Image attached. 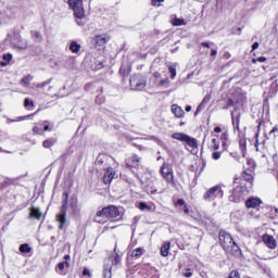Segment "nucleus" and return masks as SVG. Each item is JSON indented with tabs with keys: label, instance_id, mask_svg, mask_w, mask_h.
I'll list each match as a JSON object with an SVG mask.
<instances>
[{
	"label": "nucleus",
	"instance_id": "obj_31",
	"mask_svg": "<svg viewBox=\"0 0 278 278\" xmlns=\"http://www.w3.org/2000/svg\"><path fill=\"white\" fill-rule=\"evenodd\" d=\"M29 116H31V115H28V116H20V117H16L15 119L8 118V119H7V123H18V122H21V121H27V118H29Z\"/></svg>",
	"mask_w": 278,
	"mask_h": 278
},
{
	"label": "nucleus",
	"instance_id": "obj_52",
	"mask_svg": "<svg viewBox=\"0 0 278 278\" xmlns=\"http://www.w3.org/2000/svg\"><path fill=\"white\" fill-rule=\"evenodd\" d=\"M227 138H229V134L227 132L222 134V140H227Z\"/></svg>",
	"mask_w": 278,
	"mask_h": 278
},
{
	"label": "nucleus",
	"instance_id": "obj_3",
	"mask_svg": "<svg viewBox=\"0 0 278 278\" xmlns=\"http://www.w3.org/2000/svg\"><path fill=\"white\" fill-rule=\"evenodd\" d=\"M117 216H121V211H118V207L110 205L97 212L94 222L103 225V223H108L109 218H116Z\"/></svg>",
	"mask_w": 278,
	"mask_h": 278
},
{
	"label": "nucleus",
	"instance_id": "obj_27",
	"mask_svg": "<svg viewBox=\"0 0 278 278\" xmlns=\"http://www.w3.org/2000/svg\"><path fill=\"white\" fill-rule=\"evenodd\" d=\"M242 179L244 181H247V184H253V175L247 173V172H243L242 173Z\"/></svg>",
	"mask_w": 278,
	"mask_h": 278
},
{
	"label": "nucleus",
	"instance_id": "obj_13",
	"mask_svg": "<svg viewBox=\"0 0 278 278\" xmlns=\"http://www.w3.org/2000/svg\"><path fill=\"white\" fill-rule=\"evenodd\" d=\"M172 112L176 116V118H184L186 115V112H184V109L177 104L172 105Z\"/></svg>",
	"mask_w": 278,
	"mask_h": 278
},
{
	"label": "nucleus",
	"instance_id": "obj_32",
	"mask_svg": "<svg viewBox=\"0 0 278 278\" xmlns=\"http://www.w3.org/2000/svg\"><path fill=\"white\" fill-rule=\"evenodd\" d=\"M68 266H71V264L66 261L61 262L58 264V268L59 270L62 273L65 268H68Z\"/></svg>",
	"mask_w": 278,
	"mask_h": 278
},
{
	"label": "nucleus",
	"instance_id": "obj_8",
	"mask_svg": "<svg viewBox=\"0 0 278 278\" xmlns=\"http://www.w3.org/2000/svg\"><path fill=\"white\" fill-rule=\"evenodd\" d=\"M260 205H262V199H260V198L250 197L245 201V207L248 210H257V207H260Z\"/></svg>",
	"mask_w": 278,
	"mask_h": 278
},
{
	"label": "nucleus",
	"instance_id": "obj_19",
	"mask_svg": "<svg viewBox=\"0 0 278 278\" xmlns=\"http://www.w3.org/2000/svg\"><path fill=\"white\" fill-rule=\"evenodd\" d=\"M154 86H156V88H168V86H170V81L168 78H164L159 81H154Z\"/></svg>",
	"mask_w": 278,
	"mask_h": 278
},
{
	"label": "nucleus",
	"instance_id": "obj_57",
	"mask_svg": "<svg viewBox=\"0 0 278 278\" xmlns=\"http://www.w3.org/2000/svg\"><path fill=\"white\" fill-rule=\"evenodd\" d=\"M185 110H186V112H192V106L187 105Z\"/></svg>",
	"mask_w": 278,
	"mask_h": 278
},
{
	"label": "nucleus",
	"instance_id": "obj_29",
	"mask_svg": "<svg viewBox=\"0 0 278 278\" xmlns=\"http://www.w3.org/2000/svg\"><path fill=\"white\" fill-rule=\"evenodd\" d=\"M144 253V249L137 248L131 252V257H140Z\"/></svg>",
	"mask_w": 278,
	"mask_h": 278
},
{
	"label": "nucleus",
	"instance_id": "obj_58",
	"mask_svg": "<svg viewBox=\"0 0 278 278\" xmlns=\"http://www.w3.org/2000/svg\"><path fill=\"white\" fill-rule=\"evenodd\" d=\"M42 35L40 34V31H36L35 33V38H40Z\"/></svg>",
	"mask_w": 278,
	"mask_h": 278
},
{
	"label": "nucleus",
	"instance_id": "obj_22",
	"mask_svg": "<svg viewBox=\"0 0 278 278\" xmlns=\"http://www.w3.org/2000/svg\"><path fill=\"white\" fill-rule=\"evenodd\" d=\"M2 60L3 61L0 62V66L2 67L8 66V64L12 62V54L11 53L3 54Z\"/></svg>",
	"mask_w": 278,
	"mask_h": 278
},
{
	"label": "nucleus",
	"instance_id": "obj_15",
	"mask_svg": "<svg viewBox=\"0 0 278 278\" xmlns=\"http://www.w3.org/2000/svg\"><path fill=\"white\" fill-rule=\"evenodd\" d=\"M54 144H58V137H50L42 142L43 149H51Z\"/></svg>",
	"mask_w": 278,
	"mask_h": 278
},
{
	"label": "nucleus",
	"instance_id": "obj_10",
	"mask_svg": "<svg viewBox=\"0 0 278 278\" xmlns=\"http://www.w3.org/2000/svg\"><path fill=\"white\" fill-rule=\"evenodd\" d=\"M240 190H242L241 188L236 187L231 194L229 195V201H231L232 203H240V201H242V198L244 197Z\"/></svg>",
	"mask_w": 278,
	"mask_h": 278
},
{
	"label": "nucleus",
	"instance_id": "obj_28",
	"mask_svg": "<svg viewBox=\"0 0 278 278\" xmlns=\"http://www.w3.org/2000/svg\"><path fill=\"white\" fill-rule=\"evenodd\" d=\"M231 118H232V125H233L235 129H240V115L235 117L233 113H231Z\"/></svg>",
	"mask_w": 278,
	"mask_h": 278
},
{
	"label": "nucleus",
	"instance_id": "obj_17",
	"mask_svg": "<svg viewBox=\"0 0 278 278\" xmlns=\"http://www.w3.org/2000/svg\"><path fill=\"white\" fill-rule=\"evenodd\" d=\"M210 103V98L205 97L202 102L198 105L195 112H194V116H199V114H201V112H203V110H205V105H207Z\"/></svg>",
	"mask_w": 278,
	"mask_h": 278
},
{
	"label": "nucleus",
	"instance_id": "obj_23",
	"mask_svg": "<svg viewBox=\"0 0 278 278\" xmlns=\"http://www.w3.org/2000/svg\"><path fill=\"white\" fill-rule=\"evenodd\" d=\"M80 50H81V45L77 43V41L71 42L70 51H72V53H79Z\"/></svg>",
	"mask_w": 278,
	"mask_h": 278
},
{
	"label": "nucleus",
	"instance_id": "obj_40",
	"mask_svg": "<svg viewBox=\"0 0 278 278\" xmlns=\"http://www.w3.org/2000/svg\"><path fill=\"white\" fill-rule=\"evenodd\" d=\"M228 278H240V274L236 270H232Z\"/></svg>",
	"mask_w": 278,
	"mask_h": 278
},
{
	"label": "nucleus",
	"instance_id": "obj_7",
	"mask_svg": "<svg viewBox=\"0 0 278 278\" xmlns=\"http://www.w3.org/2000/svg\"><path fill=\"white\" fill-rule=\"evenodd\" d=\"M161 175L167 184H173V167L169 163H163L161 167Z\"/></svg>",
	"mask_w": 278,
	"mask_h": 278
},
{
	"label": "nucleus",
	"instance_id": "obj_55",
	"mask_svg": "<svg viewBox=\"0 0 278 278\" xmlns=\"http://www.w3.org/2000/svg\"><path fill=\"white\" fill-rule=\"evenodd\" d=\"M184 207H185L184 208L185 214H190V208H188V205L185 204Z\"/></svg>",
	"mask_w": 278,
	"mask_h": 278
},
{
	"label": "nucleus",
	"instance_id": "obj_42",
	"mask_svg": "<svg viewBox=\"0 0 278 278\" xmlns=\"http://www.w3.org/2000/svg\"><path fill=\"white\" fill-rule=\"evenodd\" d=\"M161 77H162V74H160L159 72L153 73V78L155 79L154 83L157 81V79H160Z\"/></svg>",
	"mask_w": 278,
	"mask_h": 278
},
{
	"label": "nucleus",
	"instance_id": "obj_12",
	"mask_svg": "<svg viewBox=\"0 0 278 278\" xmlns=\"http://www.w3.org/2000/svg\"><path fill=\"white\" fill-rule=\"evenodd\" d=\"M29 218H36V220H40L42 218V212L35 206L29 208Z\"/></svg>",
	"mask_w": 278,
	"mask_h": 278
},
{
	"label": "nucleus",
	"instance_id": "obj_62",
	"mask_svg": "<svg viewBox=\"0 0 278 278\" xmlns=\"http://www.w3.org/2000/svg\"><path fill=\"white\" fill-rule=\"evenodd\" d=\"M43 131H49V125H46V126L43 127Z\"/></svg>",
	"mask_w": 278,
	"mask_h": 278
},
{
	"label": "nucleus",
	"instance_id": "obj_35",
	"mask_svg": "<svg viewBox=\"0 0 278 278\" xmlns=\"http://www.w3.org/2000/svg\"><path fill=\"white\" fill-rule=\"evenodd\" d=\"M29 106L34 108V101L29 100V98H26L24 100V108H27L29 110Z\"/></svg>",
	"mask_w": 278,
	"mask_h": 278
},
{
	"label": "nucleus",
	"instance_id": "obj_38",
	"mask_svg": "<svg viewBox=\"0 0 278 278\" xmlns=\"http://www.w3.org/2000/svg\"><path fill=\"white\" fill-rule=\"evenodd\" d=\"M119 263H121V255L115 254L114 260L112 261V264H114L116 266Z\"/></svg>",
	"mask_w": 278,
	"mask_h": 278
},
{
	"label": "nucleus",
	"instance_id": "obj_41",
	"mask_svg": "<svg viewBox=\"0 0 278 278\" xmlns=\"http://www.w3.org/2000/svg\"><path fill=\"white\" fill-rule=\"evenodd\" d=\"M220 155H222L220 152H213V153H212V157H213L214 160H220Z\"/></svg>",
	"mask_w": 278,
	"mask_h": 278
},
{
	"label": "nucleus",
	"instance_id": "obj_9",
	"mask_svg": "<svg viewBox=\"0 0 278 278\" xmlns=\"http://www.w3.org/2000/svg\"><path fill=\"white\" fill-rule=\"evenodd\" d=\"M262 240L268 249H277V240H275V237L270 235H263Z\"/></svg>",
	"mask_w": 278,
	"mask_h": 278
},
{
	"label": "nucleus",
	"instance_id": "obj_11",
	"mask_svg": "<svg viewBox=\"0 0 278 278\" xmlns=\"http://www.w3.org/2000/svg\"><path fill=\"white\" fill-rule=\"evenodd\" d=\"M116 177V172H114V168L112 167H106V170L103 176V182L104 184H112V179Z\"/></svg>",
	"mask_w": 278,
	"mask_h": 278
},
{
	"label": "nucleus",
	"instance_id": "obj_53",
	"mask_svg": "<svg viewBox=\"0 0 278 278\" xmlns=\"http://www.w3.org/2000/svg\"><path fill=\"white\" fill-rule=\"evenodd\" d=\"M83 275L90 277V270L84 269V270H83Z\"/></svg>",
	"mask_w": 278,
	"mask_h": 278
},
{
	"label": "nucleus",
	"instance_id": "obj_36",
	"mask_svg": "<svg viewBox=\"0 0 278 278\" xmlns=\"http://www.w3.org/2000/svg\"><path fill=\"white\" fill-rule=\"evenodd\" d=\"M50 84H51V80H46L43 83H38V84L35 85V88L42 89V88H45V86H49Z\"/></svg>",
	"mask_w": 278,
	"mask_h": 278
},
{
	"label": "nucleus",
	"instance_id": "obj_43",
	"mask_svg": "<svg viewBox=\"0 0 278 278\" xmlns=\"http://www.w3.org/2000/svg\"><path fill=\"white\" fill-rule=\"evenodd\" d=\"M108 273H112V268L108 265L104 266V275L108 276Z\"/></svg>",
	"mask_w": 278,
	"mask_h": 278
},
{
	"label": "nucleus",
	"instance_id": "obj_26",
	"mask_svg": "<svg viewBox=\"0 0 278 278\" xmlns=\"http://www.w3.org/2000/svg\"><path fill=\"white\" fill-rule=\"evenodd\" d=\"M239 149H240L242 155L244 156V154L247 153V139L239 140Z\"/></svg>",
	"mask_w": 278,
	"mask_h": 278
},
{
	"label": "nucleus",
	"instance_id": "obj_33",
	"mask_svg": "<svg viewBox=\"0 0 278 278\" xmlns=\"http://www.w3.org/2000/svg\"><path fill=\"white\" fill-rule=\"evenodd\" d=\"M168 71L170 73V78L175 79V77H177V68L172 65V66L168 67Z\"/></svg>",
	"mask_w": 278,
	"mask_h": 278
},
{
	"label": "nucleus",
	"instance_id": "obj_48",
	"mask_svg": "<svg viewBox=\"0 0 278 278\" xmlns=\"http://www.w3.org/2000/svg\"><path fill=\"white\" fill-rule=\"evenodd\" d=\"M131 161L132 162H140V156L135 154V155L131 156Z\"/></svg>",
	"mask_w": 278,
	"mask_h": 278
},
{
	"label": "nucleus",
	"instance_id": "obj_63",
	"mask_svg": "<svg viewBox=\"0 0 278 278\" xmlns=\"http://www.w3.org/2000/svg\"><path fill=\"white\" fill-rule=\"evenodd\" d=\"M97 162H98V164H103V160H101V159H98Z\"/></svg>",
	"mask_w": 278,
	"mask_h": 278
},
{
	"label": "nucleus",
	"instance_id": "obj_24",
	"mask_svg": "<svg viewBox=\"0 0 278 278\" xmlns=\"http://www.w3.org/2000/svg\"><path fill=\"white\" fill-rule=\"evenodd\" d=\"M20 253L27 255V253H31V247L28 243H23L20 245Z\"/></svg>",
	"mask_w": 278,
	"mask_h": 278
},
{
	"label": "nucleus",
	"instance_id": "obj_34",
	"mask_svg": "<svg viewBox=\"0 0 278 278\" xmlns=\"http://www.w3.org/2000/svg\"><path fill=\"white\" fill-rule=\"evenodd\" d=\"M33 79H34V77L30 76V75L24 77V78L22 79L23 86H29V81H31Z\"/></svg>",
	"mask_w": 278,
	"mask_h": 278
},
{
	"label": "nucleus",
	"instance_id": "obj_59",
	"mask_svg": "<svg viewBox=\"0 0 278 278\" xmlns=\"http://www.w3.org/2000/svg\"><path fill=\"white\" fill-rule=\"evenodd\" d=\"M275 131H278L277 128H273L270 131H269V136H273V134H275Z\"/></svg>",
	"mask_w": 278,
	"mask_h": 278
},
{
	"label": "nucleus",
	"instance_id": "obj_30",
	"mask_svg": "<svg viewBox=\"0 0 278 278\" xmlns=\"http://www.w3.org/2000/svg\"><path fill=\"white\" fill-rule=\"evenodd\" d=\"M211 149H213V151H218L220 149V142H218L216 138L212 139Z\"/></svg>",
	"mask_w": 278,
	"mask_h": 278
},
{
	"label": "nucleus",
	"instance_id": "obj_21",
	"mask_svg": "<svg viewBox=\"0 0 278 278\" xmlns=\"http://www.w3.org/2000/svg\"><path fill=\"white\" fill-rule=\"evenodd\" d=\"M168 251H170V242H165L162 247H161V255L163 257H168Z\"/></svg>",
	"mask_w": 278,
	"mask_h": 278
},
{
	"label": "nucleus",
	"instance_id": "obj_5",
	"mask_svg": "<svg viewBox=\"0 0 278 278\" xmlns=\"http://www.w3.org/2000/svg\"><path fill=\"white\" fill-rule=\"evenodd\" d=\"M71 9H73L75 18H84L86 16V11L84 10V1L81 0H68L67 1Z\"/></svg>",
	"mask_w": 278,
	"mask_h": 278
},
{
	"label": "nucleus",
	"instance_id": "obj_61",
	"mask_svg": "<svg viewBox=\"0 0 278 278\" xmlns=\"http://www.w3.org/2000/svg\"><path fill=\"white\" fill-rule=\"evenodd\" d=\"M152 5H157V0H151Z\"/></svg>",
	"mask_w": 278,
	"mask_h": 278
},
{
	"label": "nucleus",
	"instance_id": "obj_18",
	"mask_svg": "<svg viewBox=\"0 0 278 278\" xmlns=\"http://www.w3.org/2000/svg\"><path fill=\"white\" fill-rule=\"evenodd\" d=\"M185 142L190 147L191 149H199V142L197 141L195 138L190 137L189 135L187 136V139Z\"/></svg>",
	"mask_w": 278,
	"mask_h": 278
},
{
	"label": "nucleus",
	"instance_id": "obj_49",
	"mask_svg": "<svg viewBox=\"0 0 278 278\" xmlns=\"http://www.w3.org/2000/svg\"><path fill=\"white\" fill-rule=\"evenodd\" d=\"M260 48V42H254L253 45H252V51H255V49H258Z\"/></svg>",
	"mask_w": 278,
	"mask_h": 278
},
{
	"label": "nucleus",
	"instance_id": "obj_37",
	"mask_svg": "<svg viewBox=\"0 0 278 278\" xmlns=\"http://www.w3.org/2000/svg\"><path fill=\"white\" fill-rule=\"evenodd\" d=\"M257 62H261V63L266 62V56H260V58H257V59H253V60H252V63H253V64H257Z\"/></svg>",
	"mask_w": 278,
	"mask_h": 278
},
{
	"label": "nucleus",
	"instance_id": "obj_25",
	"mask_svg": "<svg viewBox=\"0 0 278 278\" xmlns=\"http://www.w3.org/2000/svg\"><path fill=\"white\" fill-rule=\"evenodd\" d=\"M172 25H174V27H181V25H186V20L175 17L174 20H172Z\"/></svg>",
	"mask_w": 278,
	"mask_h": 278
},
{
	"label": "nucleus",
	"instance_id": "obj_20",
	"mask_svg": "<svg viewBox=\"0 0 278 278\" xmlns=\"http://www.w3.org/2000/svg\"><path fill=\"white\" fill-rule=\"evenodd\" d=\"M172 138L174 140H179L180 142H186L188 135L184 134V132H174L172 135Z\"/></svg>",
	"mask_w": 278,
	"mask_h": 278
},
{
	"label": "nucleus",
	"instance_id": "obj_45",
	"mask_svg": "<svg viewBox=\"0 0 278 278\" xmlns=\"http://www.w3.org/2000/svg\"><path fill=\"white\" fill-rule=\"evenodd\" d=\"M176 205H184L186 206V201L184 199H178Z\"/></svg>",
	"mask_w": 278,
	"mask_h": 278
},
{
	"label": "nucleus",
	"instance_id": "obj_51",
	"mask_svg": "<svg viewBox=\"0 0 278 278\" xmlns=\"http://www.w3.org/2000/svg\"><path fill=\"white\" fill-rule=\"evenodd\" d=\"M201 47H205L206 49H210V42L203 41L201 43Z\"/></svg>",
	"mask_w": 278,
	"mask_h": 278
},
{
	"label": "nucleus",
	"instance_id": "obj_50",
	"mask_svg": "<svg viewBox=\"0 0 278 278\" xmlns=\"http://www.w3.org/2000/svg\"><path fill=\"white\" fill-rule=\"evenodd\" d=\"M218 54V51L216 49L211 50V56L214 58Z\"/></svg>",
	"mask_w": 278,
	"mask_h": 278
},
{
	"label": "nucleus",
	"instance_id": "obj_60",
	"mask_svg": "<svg viewBox=\"0 0 278 278\" xmlns=\"http://www.w3.org/2000/svg\"><path fill=\"white\" fill-rule=\"evenodd\" d=\"M224 55H225V58H226L227 60H229V58H231V54H229V52H226Z\"/></svg>",
	"mask_w": 278,
	"mask_h": 278
},
{
	"label": "nucleus",
	"instance_id": "obj_1",
	"mask_svg": "<svg viewBox=\"0 0 278 278\" xmlns=\"http://www.w3.org/2000/svg\"><path fill=\"white\" fill-rule=\"evenodd\" d=\"M63 197L61 211L56 214V220L60 223L59 229H64V227H66V212H68V210L70 214L75 218L81 214V207H79V202L76 195H73L68 200V193L64 192Z\"/></svg>",
	"mask_w": 278,
	"mask_h": 278
},
{
	"label": "nucleus",
	"instance_id": "obj_54",
	"mask_svg": "<svg viewBox=\"0 0 278 278\" xmlns=\"http://www.w3.org/2000/svg\"><path fill=\"white\" fill-rule=\"evenodd\" d=\"M96 103H99V105H101V103H103V99L97 97L96 98Z\"/></svg>",
	"mask_w": 278,
	"mask_h": 278
},
{
	"label": "nucleus",
	"instance_id": "obj_64",
	"mask_svg": "<svg viewBox=\"0 0 278 278\" xmlns=\"http://www.w3.org/2000/svg\"><path fill=\"white\" fill-rule=\"evenodd\" d=\"M64 260H71V256H70L68 254H66V255L64 256Z\"/></svg>",
	"mask_w": 278,
	"mask_h": 278
},
{
	"label": "nucleus",
	"instance_id": "obj_14",
	"mask_svg": "<svg viewBox=\"0 0 278 278\" xmlns=\"http://www.w3.org/2000/svg\"><path fill=\"white\" fill-rule=\"evenodd\" d=\"M237 188H240V193L244 197V194H249L251 192V188H253V182H241L240 186Z\"/></svg>",
	"mask_w": 278,
	"mask_h": 278
},
{
	"label": "nucleus",
	"instance_id": "obj_46",
	"mask_svg": "<svg viewBox=\"0 0 278 278\" xmlns=\"http://www.w3.org/2000/svg\"><path fill=\"white\" fill-rule=\"evenodd\" d=\"M184 277H187V278L192 277V271L188 269L186 273H184Z\"/></svg>",
	"mask_w": 278,
	"mask_h": 278
},
{
	"label": "nucleus",
	"instance_id": "obj_2",
	"mask_svg": "<svg viewBox=\"0 0 278 278\" xmlns=\"http://www.w3.org/2000/svg\"><path fill=\"white\" fill-rule=\"evenodd\" d=\"M219 243L226 253H232L233 255H240V247L233 241V237L227 231H219Z\"/></svg>",
	"mask_w": 278,
	"mask_h": 278
},
{
	"label": "nucleus",
	"instance_id": "obj_16",
	"mask_svg": "<svg viewBox=\"0 0 278 278\" xmlns=\"http://www.w3.org/2000/svg\"><path fill=\"white\" fill-rule=\"evenodd\" d=\"M110 41V37L106 35H97L96 36V45L98 47H103V45H106Z\"/></svg>",
	"mask_w": 278,
	"mask_h": 278
},
{
	"label": "nucleus",
	"instance_id": "obj_47",
	"mask_svg": "<svg viewBox=\"0 0 278 278\" xmlns=\"http://www.w3.org/2000/svg\"><path fill=\"white\" fill-rule=\"evenodd\" d=\"M233 105H235L233 100L229 99V100L227 101V108H233Z\"/></svg>",
	"mask_w": 278,
	"mask_h": 278
},
{
	"label": "nucleus",
	"instance_id": "obj_44",
	"mask_svg": "<svg viewBox=\"0 0 278 278\" xmlns=\"http://www.w3.org/2000/svg\"><path fill=\"white\" fill-rule=\"evenodd\" d=\"M149 206L147 205V203H144V202H140L139 203V208L140 210H147Z\"/></svg>",
	"mask_w": 278,
	"mask_h": 278
},
{
	"label": "nucleus",
	"instance_id": "obj_6",
	"mask_svg": "<svg viewBox=\"0 0 278 278\" xmlns=\"http://www.w3.org/2000/svg\"><path fill=\"white\" fill-rule=\"evenodd\" d=\"M129 81L131 90H144L147 88V77L142 75H134Z\"/></svg>",
	"mask_w": 278,
	"mask_h": 278
},
{
	"label": "nucleus",
	"instance_id": "obj_56",
	"mask_svg": "<svg viewBox=\"0 0 278 278\" xmlns=\"http://www.w3.org/2000/svg\"><path fill=\"white\" fill-rule=\"evenodd\" d=\"M214 131H215V134H220V131H223V129H220V127H215Z\"/></svg>",
	"mask_w": 278,
	"mask_h": 278
},
{
	"label": "nucleus",
	"instance_id": "obj_4",
	"mask_svg": "<svg viewBox=\"0 0 278 278\" xmlns=\"http://www.w3.org/2000/svg\"><path fill=\"white\" fill-rule=\"evenodd\" d=\"M225 195V191H223V187L220 185H216L214 187L208 188L204 194L203 199L207 203H212V201H216L217 199H223Z\"/></svg>",
	"mask_w": 278,
	"mask_h": 278
},
{
	"label": "nucleus",
	"instance_id": "obj_39",
	"mask_svg": "<svg viewBox=\"0 0 278 278\" xmlns=\"http://www.w3.org/2000/svg\"><path fill=\"white\" fill-rule=\"evenodd\" d=\"M34 134H38V136H42V128L35 126L33 128Z\"/></svg>",
	"mask_w": 278,
	"mask_h": 278
}]
</instances>
